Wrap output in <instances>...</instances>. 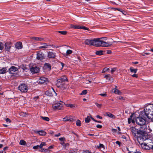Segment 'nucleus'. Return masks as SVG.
<instances>
[{"label":"nucleus","instance_id":"nucleus-53","mask_svg":"<svg viewBox=\"0 0 153 153\" xmlns=\"http://www.w3.org/2000/svg\"><path fill=\"white\" fill-rule=\"evenodd\" d=\"M132 76L133 77H136V78H137V77H138V75L137 74H133V75H132Z\"/></svg>","mask_w":153,"mask_h":153},{"label":"nucleus","instance_id":"nucleus-14","mask_svg":"<svg viewBox=\"0 0 153 153\" xmlns=\"http://www.w3.org/2000/svg\"><path fill=\"white\" fill-rule=\"evenodd\" d=\"M141 145L142 148L145 149L149 150L151 149V145H148L145 143H141Z\"/></svg>","mask_w":153,"mask_h":153},{"label":"nucleus","instance_id":"nucleus-29","mask_svg":"<svg viewBox=\"0 0 153 153\" xmlns=\"http://www.w3.org/2000/svg\"><path fill=\"white\" fill-rule=\"evenodd\" d=\"M98 148L99 149H100L101 150H103L104 149V145L102 144H100L99 146H98Z\"/></svg>","mask_w":153,"mask_h":153},{"label":"nucleus","instance_id":"nucleus-30","mask_svg":"<svg viewBox=\"0 0 153 153\" xmlns=\"http://www.w3.org/2000/svg\"><path fill=\"white\" fill-rule=\"evenodd\" d=\"M130 70L131 72L134 73L135 74L136 73L137 69H134L131 67L130 68Z\"/></svg>","mask_w":153,"mask_h":153},{"label":"nucleus","instance_id":"nucleus-43","mask_svg":"<svg viewBox=\"0 0 153 153\" xmlns=\"http://www.w3.org/2000/svg\"><path fill=\"white\" fill-rule=\"evenodd\" d=\"M109 70V68H104L102 71L103 73L105 72L106 71Z\"/></svg>","mask_w":153,"mask_h":153},{"label":"nucleus","instance_id":"nucleus-64","mask_svg":"<svg viewBox=\"0 0 153 153\" xmlns=\"http://www.w3.org/2000/svg\"><path fill=\"white\" fill-rule=\"evenodd\" d=\"M53 148V146H49L48 148V149H51Z\"/></svg>","mask_w":153,"mask_h":153},{"label":"nucleus","instance_id":"nucleus-37","mask_svg":"<svg viewBox=\"0 0 153 153\" xmlns=\"http://www.w3.org/2000/svg\"><path fill=\"white\" fill-rule=\"evenodd\" d=\"M20 114L21 116L23 117H25L27 115L26 113L23 112H21Z\"/></svg>","mask_w":153,"mask_h":153},{"label":"nucleus","instance_id":"nucleus-24","mask_svg":"<svg viewBox=\"0 0 153 153\" xmlns=\"http://www.w3.org/2000/svg\"><path fill=\"white\" fill-rule=\"evenodd\" d=\"M106 115L112 118H115V116L114 115L112 114L111 113L109 112H107L106 113Z\"/></svg>","mask_w":153,"mask_h":153},{"label":"nucleus","instance_id":"nucleus-51","mask_svg":"<svg viewBox=\"0 0 153 153\" xmlns=\"http://www.w3.org/2000/svg\"><path fill=\"white\" fill-rule=\"evenodd\" d=\"M102 127V126L101 125L98 124L97 125L96 127L98 128H101Z\"/></svg>","mask_w":153,"mask_h":153},{"label":"nucleus","instance_id":"nucleus-10","mask_svg":"<svg viewBox=\"0 0 153 153\" xmlns=\"http://www.w3.org/2000/svg\"><path fill=\"white\" fill-rule=\"evenodd\" d=\"M38 81L39 84H42L44 83H46L48 82V78L42 76L39 78Z\"/></svg>","mask_w":153,"mask_h":153},{"label":"nucleus","instance_id":"nucleus-33","mask_svg":"<svg viewBox=\"0 0 153 153\" xmlns=\"http://www.w3.org/2000/svg\"><path fill=\"white\" fill-rule=\"evenodd\" d=\"M73 51L71 50H68L66 51V55H68L72 53Z\"/></svg>","mask_w":153,"mask_h":153},{"label":"nucleus","instance_id":"nucleus-46","mask_svg":"<svg viewBox=\"0 0 153 153\" xmlns=\"http://www.w3.org/2000/svg\"><path fill=\"white\" fill-rule=\"evenodd\" d=\"M111 131L112 132L115 133L117 132V130L116 129L112 128L111 129Z\"/></svg>","mask_w":153,"mask_h":153},{"label":"nucleus","instance_id":"nucleus-25","mask_svg":"<svg viewBox=\"0 0 153 153\" xmlns=\"http://www.w3.org/2000/svg\"><path fill=\"white\" fill-rule=\"evenodd\" d=\"M45 67L46 68H48L50 70L51 69V66L50 64L45 63L44 65Z\"/></svg>","mask_w":153,"mask_h":153},{"label":"nucleus","instance_id":"nucleus-47","mask_svg":"<svg viewBox=\"0 0 153 153\" xmlns=\"http://www.w3.org/2000/svg\"><path fill=\"white\" fill-rule=\"evenodd\" d=\"M39 148V145L34 146L33 147V148L34 149H37Z\"/></svg>","mask_w":153,"mask_h":153},{"label":"nucleus","instance_id":"nucleus-39","mask_svg":"<svg viewBox=\"0 0 153 153\" xmlns=\"http://www.w3.org/2000/svg\"><path fill=\"white\" fill-rule=\"evenodd\" d=\"M71 26L73 28L76 29H79V25H72Z\"/></svg>","mask_w":153,"mask_h":153},{"label":"nucleus","instance_id":"nucleus-52","mask_svg":"<svg viewBox=\"0 0 153 153\" xmlns=\"http://www.w3.org/2000/svg\"><path fill=\"white\" fill-rule=\"evenodd\" d=\"M68 106L70 107L71 108H73L74 107V105L72 104H69L68 105Z\"/></svg>","mask_w":153,"mask_h":153},{"label":"nucleus","instance_id":"nucleus-50","mask_svg":"<svg viewBox=\"0 0 153 153\" xmlns=\"http://www.w3.org/2000/svg\"><path fill=\"white\" fill-rule=\"evenodd\" d=\"M116 69L115 68H112L111 69V73H114V72L115 71Z\"/></svg>","mask_w":153,"mask_h":153},{"label":"nucleus","instance_id":"nucleus-58","mask_svg":"<svg viewBox=\"0 0 153 153\" xmlns=\"http://www.w3.org/2000/svg\"><path fill=\"white\" fill-rule=\"evenodd\" d=\"M61 66H62V68L64 66V64L63 63H62V62H61Z\"/></svg>","mask_w":153,"mask_h":153},{"label":"nucleus","instance_id":"nucleus-55","mask_svg":"<svg viewBox=\"0 0 153 153\" xmlns=\"http://www.w3.org/2000/svg\"><path fill=\"white\" fill-rule=\"evenodd\" d=\"M96 117L97 118L100 119H102V117L100 116L99 115H97L96 116Z\"/></svg>","mask_w":153,"mask_h":153},{"label":"nucleus","instance_id":"nucleus-44","mask_svg":"<svg viewBox=\"0 0 153 153\" xmlns=\"http://www.w3.org/2000/svg\"><path fill=\"white\" fill-rule=\"evenodd\" d=\"M95 104L98 108H100L102 105L101 104H98L97 102H95Z\"/></svg>","mask_w":153,"mask_h":153},{"label":"nucleus","instance_id":"nucleus-49","mask_svg":"<svg viewBox=\"0 0 153 153\" xmlns=\"http://www.w3.org/2000/svg\"><path fill=\"white\" fill-rule=\"evenodd\" d=\"M5 121L7 123H10L11 122V120L8 118H6L5 119Z\"/></svg>","mask_w":153,"mask_h":153},{"label":"nucleus","instance_id":"nucleus-4","mask_svg":"<svg viewBox=\"0 0 153 153\" xmlns=\"http://www.w3.org/2000/svg\"><path fill=\"white\" fill-rule=\"evenodd\" d=\"M146 119L142 117H138L136 118V123L138 126H140V129L142 130H145L146 131H148L149 127H148L145 124L146 123Z\"/></svg>","mask_w":153,"mask_h":153},{"label":"nucleus","instance_id":"nucleus-18","mask_svg":"<svg viewBox=\"0 0 153 153\" xmlns=\"http://www.w3.org/2000/svg\"><path fill=\"white\" fill-rule=\"evenodd\" d=\"M34 132L35 133L38 134L41 136H45L46 134V132L43 130H41L39 131H34Z\"/></svg>","mask_w":153,"mask_h":153},{"label":"nucleus","instance_id":"nucleus-57","mask_svg":"<svg viewBox=\"0 0 153 153\" xmlns=\"http://www.w3.org/2000/svg\"><path fill=\"white\" fill-rule=\"evenodd\" d=\"M131 118H129L128 119V122L129 124H130L131 123Z\"/></svg>","mask_w":153,"mask_h":153},{"label":"nucleus","instance_id":"nucleus-60","mask_svg":"<svg viewBox=\"0 0 153 153\" xmlns=\"http://www.w3.org/2000/svg\"><path fill=\"white\" fill-rule=\"evenodd\" d=\"M8 149L7 147H5L4 149H3V151H5V150H7Z\"/></svg>","mask_w":153,"mask_h":153},{"label":"nucleus","instance_id":"nucleus-13","mask_svg":"<svg viewBox=\"0 0 153 153\" xmlns=\"http://www.w3.org/2000/svg\"><path fill=\"white\" fill-rule=\"evenodd\" d=\"M41 46L38 47L39 49H40L42 48L46 49L49 48V47L51 46L49 44L47 43H41Z\"/></svg>","mask_w":153,"mask_h":153},{"label":"nucleus","instance_id":"nucleus-17","mask_svg":"<svg viewBox=\"0 0 153 153\" xmlns=\"http://www.w3.org/2000/svg\"><path fill=\"white\" fill-rule=\"evenodd\" d=\"M12 45L10 42H7L5 44V48L6 51H9L11 46Z\"/></svg>","mask_w":153,"mask_h":153},{"label":"nucleus","instance_id":"nucleus-23","mask_svg":"<svg viewBox=\"0 0 153 153\" xmlns=\"http://www.w3.org/2000/svg\"><path fill=\"white\" fill-rule=\"evenodd\" d=\"M7 71L6 68H2L0 69V74H4L6 73Z\"/></svg>","mask_w":153,"mask_h":153},{"label":"nucleus","instance_id":"nucleus-41","mask_svg":"<svg viewBox=\"0 0 153 153\" xmlns=\"http://www.w3.org/2000/svg\"><path fill=\"white\" fill-rule=\"evenodd\" d=\"M76 125L78 126H81V122L80 121L78 120L76 121Z\"/></svg>","mask_w":153,"mask_h":153},{"label":"nucleus","instance_id":"nucleus-42","mask_svg":"<svg viewBox=\"0 0 153 153\" xmlns=\"http://www.w3.org/2000/svg\"><path fill=\"white\" fill-rule=\"evenodd\" d=\"M4 45L1 42H0V50H2L4 48Z\"/></svg>","mask_w":153,"mask_h":153},{"label":"nucleus","instance_id":"nucleus-7","mask_svg":"<svg viewBox=\"0 0 153 153\" xmlns=\"http://www.w3.org/2000/svg\"><path fill=\"white\" fill-rule=\"evenodd\" d=\"M36 58L38 60L42 61L45 59V55L43 53L39 51L37 54Z\"/></svg>","mask_w":153,"mask_h":153},{"label":"nucleus","instance_id":"nucleus-2","mask_svg":"<svg viewBox=\"0 0 153 153\" xmlns=\"http://www.w3.org/2000/svg\"><path fill=\"white\" fill-rule=\"evenodd\" d=\"M141 117L151 119L153 122V105H148L145 107L143 111H140L139 114Z\"/></svg>","mask_w":153,"mask_h":153},{"label":"nucleus","instance_id":"nucleus-34","mask_svg":"<svg viewBox=\"0 0 153 153\" xmlns=\"http://www.w3.org/2000/svg\"><path fill=\"white\" fill-rule=\"evenodd\" d=\"M90 120V119L88 116L87 117L85 118V121L86 123H89Z\"/></svg>","mask_w":153,"mask_h":153},{"label":"nucleus","instance_id":"nucleus-3","mask_svg":"<svg viewBox=\"0 0 153 153\" xmlns=\"http://www.w3.org/2000/svg\"><path fill=\"white\" fill-rule=\"evenodd\" d=\"M66 82H68L67 78L65 76H62L57 80L56 85L58 88L64 90L68 87Z\"/></svg>","mask_w":153,"mask_h":153},{"label":"nucleus","instance_id":"nucleus-8","mask_svg":"<svg viewBox=\"0 0 153 153\" xmlns=\"http://www.w3.org/2000/svg\"><path fill=\"white\" fill-rule=\"evenodd\" d=\"M100 38H96L93 40H91V45L98 47L99 42Z\"/></svg>","mask_w":153,"mask_h":153},{"label":"nucleus","instance_id":"nucleus-63","mask_svg":"<svg viewBox=\"0 0 153 153\" xmlns=\"http://www.w3.org/2000/svg\"><path fill=\"white\" fill-rule=\"evenodd\" d=\"M91 119L93 120L94 121V122L95 121H96V120H95L92 117H91Z\"/></svg>","mask_w":153,"mask_h":153},{"label":"nucleus","instance_id":"nucleus-1","mask_svg":"<svg viewBox=\"0 0 153 153\" xmlns=\"http://www.w3.org/2000/svg\"><path fill=\"white\" fill-rule=\"evenodd\" d=\"M137 125L134 126H132L130 128V129L132 132V134L135 138H137L138 140H142L144 141L147 139V133L149 131L145 130H142L139 127V129L137 128Z\"/></svg>","mask_w":153,"mask_h":153},{"label":"nucleus","instance_id":"nucleus-40","mask_svg":"<svg viewBox=\"0 0 153 153\" xmlns=\"http://www.w3.org/2000/svg\"><path fill=\"white\" fill-rule=\"evenodd\" d=\"M87 92V91L86 90H84L80 93L81 95H85L86 94Z\"/></svg>","mask_w":153,"mask_h":153},{"label":"nucleus","instance_id":"nucleus-27","mask_svg":"<svg viewBox=\"0 0 153 153\" xmlns=\"http://www.w3.org/2000/svg\"><path fill=\"white\" fill-rule=\"evenodd\" d=\"M84 42L85 44L86 45H91V40H89V39H86L85 40Z\"/></svg>","mask_w":153,"mask_h":153},{"label":"nucleus","instance_id":"nucleus-20","mask_svg":"<svg viewBox=\"0 0 153 153\" xmlns=\"http://www.w3.org/2000/svg\"><path fill=\"white\" fill-rule=\"evenodd\" d=\"M16 48L18 49H21L22 47V44L21 42H18L15 44Z\"/></svg>","mask_w":153,"mask_h":153},{"label":"nucleus","instance_id":"nucleus-5","mask_svg":"<svg viewBox=\"0 0 153 153\" xmlns=\"http://www.w3.org/2000/svg\"><path fill=\"white\" fill-rule=\"evenodd\" d=\"M18 88L21 92L24 93L27 92L28 89L27 85L23 83L21 84L18 86Z\"/></svg>","mask_w":153,"mask_h":153},{"label":"nucleus","instance_id":"nucleus-35","mask_svg":"<svg viewBox=\"0 0 153 153\" xmlns=\"http://www.w3.org/2000/svg\"><path fill=\"white\" fill-rule=\"evenodd\" d=\"M79 29H82L83 30H88L89 29L87 27L84 26H79Z\"/></svg>","mask_w":153,"mask_h":153},{"label":"nucleus","instance_id":"nucleus-12","mask_svg":"<svg viewBox=\"0 0 153 153\" xmlns=\"http://www.w3.org/2000/svg\"><path fill=\"white\" fill-rule=\"evenodd\" d=\"M126 151L128 152V153H141V152L139 151H137L134 152L133 151V147H131V146H126Z\"/></svg>","mask_w":153,"mask_h":153},{"label":"nucleus","instance_id":"nucleus-15","mask_svg":"<svg viewBox=\"0 0 153 153\" xmlns=\"http://www.w3.org/2000/svg\"><path fill=\"white\" fill-rule=\"evenodd\" d=\"M18 69L16 67L14 66H11L9 69V72L10 74H14V72L18 71Z\"/></svg>","mask_w":153,"mask_h":153},{"label":"nucleus","instance_id":"nucleus-62","mask_svg":"<svg viewBox=\"0 0 153 153\" xmlns=\"http://www.w3.org/2000/svg\"><path fill=\"white\" fill-rule=\"evenodd\" d=\"M0 153H6V152L4 151H0Z\"/></svg>","mask_w":153,"mask_h":153},{"label":"nucleus","instance_id":"nucleus-6","mask_svg":"<svg viewBox=\"0 0 153 153\" xmlns=\"http://www.w3.org/2000/svg\"><path fill=\"white\" fill-rule=\"evenodd\" d=\"M98 44V47L102 46L103 47H109L111 45V43L102 41V40H100V39H99Z\"/></svg>","mask_w":153,"mask_h":153},{"label":"nucleus","instance_id":"nucleus-59","mask_svg":"<svg viewBox=\"0 0 153 153\" xmlns=\"http://www.w3.org/2000/svg\"><path fill=\"white\" fill-rule=\"evenodd\" d=\"M116 143L117 144H118L119 145V146L120 145V143L119 141H117L116 142Z\"/></svg>","mask_w":153,"mask_h":153},{"label":"nucleus","instance_id":"nucleus-45","mask_svg":"<svg viewBox=\"0 0 153 153\" xmlns=\"http://www.w3.org/2000/svg\"><path fill=\"white\" fill-rule=\"evenodd\" d=\"M99 95L102 96V97H106L107 95V94L106 93H101L100 94H99Z\"/></svg>","mask_w":153,"mask_h":153},{"label":"nucleus","instance_id":"nucleus-31","mask_svg":"<svg viewBox=\"0 0 153 153\" xmlns=\"http://www.w3.org/2000/svg\"><path fill=\"white\" fill-rule=\"evenodd\" d=\"M41 117L44 120L48 121L49 120V118L48 117L41 116Z\"/></svg>","mask_w":153,"mask_h":153},{"label":"nucleus","instance_id":"nucleus-56","mask_svg":"<svg viewBox=\"0 0 153 153\" xmlns=\"http://www.w3.org/2000/svg\"><path fill=\"white\" fill-rule=\"evenodd\" d=\"M100 38V40H102V41L103 40H106V38Z\"/></svg>","mask_w":153,"mask_h":153},{"label":"nucleus","instance_id":"nucleus-38","mask_svg":"<svg viewBox=\"0 0 153 153\" xmlns=\"http://www.w3.org/2000/svg\"><path fill=\"white\" fill-rule=\"evenodd\" d=\"M46 145V143L45 142H42L41 144L39 145L40 148H42L43 146H45Z\"/></svg>","mask_w":153,"mask_h":153},{"label":"nucleus","instance_id":"nucleus-32","mask_svg":"<svg viewBox=\"0 0 153 153\" xmlns=\"http://www.w3.org/2000/svg\"><path fill=\"white\" fill-rule=\"evenodd\" d=\"M26 143V142L23 140H21L19 143L20 144L22 145H25Z\"/></svg>","mask_w":153,"mask_h":153},{"label":"nucleus","instance_id":"nucleus-36","mask_svg":"<svg viewBox=\"0 0 153 153\" xmlns=\"http://www.w3.org/2000/svg\"><path fill=\"white\" fill-rule=\"evenodd\" d=\"M58 32L59 33H60L62 35H65L67 33V32L65 31H58Z\"/></svg>","mask_w":153,"mask_h":153},{"label":"nucleus","instance_id":"nucleus-54","mask_svg":"<svg viewBox=\"0 0 153 153\" xmlns=\"http://www.w3.org/2000/svg\"><path fill=\"white\" fill-rule=\"evenodd\" d=\"M61 135V134L60 133H59L57 134H55L54 135V136L56 137H58L59 136Z\"/></svg>","mask_w":153,"mask_h":153},{"label":"nucleus","instance_id":"nucleus-19","mask_svg":"<svg viewBox=\"0 0 153 153\" xmlns=\"http://www.w3.org/2000/svg\"><path fill=\"white\" fill-rule=\"evenodd\" d=\"M73 119L71 116H66L63 119V121H71Z\"/></svg>","mask_w":153,"mask_h":153},{"label":"nucleus","instance_id":"nucleus-9","mask_svg":"<svg viewBox=\"0 0 153 153\" xmlns=\"http://www.w3.org/2000/svg\"><path fill=\"white\" fill-rule=\"evenodd\" d=\"M63 107V105L60 103H56L53 105V108L55 110H60Z\"/></svg>","mask_w":153,"mask_h":153},{"label":"nucleus","instance_id":"nucleus-61","mask_svg":"<svg viewBox=\"0 0 153 153\" xmlns=\"http://www.w3.org/2000/svg\"><path fill=\"white\" fill-rule=\"evenodd\" d=\"M88 135L90 136H93L94 135V134H88Z\"/></svg>","mask_w":153,"mask_h":153},{"label":"nucleus","instance_id":"nucleus-16","mask_svg":"<svg viewBox=\"0 0 153 153\" xmlns=\"http://www.w3.org/2000/svg\"><path fill=\"white\" fill-rule=\"evenodd\" d=\"M56 56L55 53L50 51L48 52V57L49 58L54 59L55 58Z\"/></svg>","mask_w":153,"mask_h":153},{"label":"nucleus","instance_id":"nucleus-11","mask_svg":"<svg viewBox=\"0 0 153 153\" xmlns=\"http://www.w3.org/2000/svg\"><path fill=\"white\" fill-rule=\"evenodd\" d=\"M30 71L33 74L38 73L39 71V68L36 66L32 67L30 68Z\"/></svg>","mask_w":153,"mask_h":153},{"label":"nucleus","instance_id":"nucleus-21","mask_svg":"<svg viewBox=\"0 0 153 153\" xmlns=\"http://www.w3.org/2000/svg\"><path fill=\"white\" fill-rule=\"evenodd\" d=\"M104 78H106L107 81H109L113 80L112 77L110 74H108L105 75L104 76Z\"/></svg>","mask_w":153,"mask_h":153},{"label":"nucleus","instance_id":"nucleus-26","mask_svg":"<svg viewBox=\"0 0 153 153\" xmlns=\"http://www.w3.org/2000/svg\"><path fill=\"white\" fill-rule=\"evenodd\" d=\"M112 91L113 92H114L115 94H120V91L116 88L113 89Z\"/></svg>","mask_w":153,"mask_h":153},{"label":"nucleus","instance_id":"nucleus-22","mask_svg":"<svg viewBox=\"0 0 153 153\" xmlns=\"http://www.w3.org/2000/svg\"><path fill=\"white\" fill-rule=\"evenodd\" d=\"M31 39L38 41H42L44 40V38L41 37H32Z\"/></svg>","mask_w":153,"mask_h":153},{"label":"nucleus","instance_id":"nucleus-48","mask_svg":"<svg viewBox=\"0 0 153 153\" xmlns=\"http://www.w3.org/2000/svg\"><path fill=\"white\" fill-rule=\"evenodd\" d=\"M59 140L61 141H63L65 140V138L64 137H60L59 138Z\"/></svg>","mask_w":153,"mask_h":153},{"label":"nucleus","instance_id":"nucleus-28","mask_svg":"<svg viewBox=\"0 0 153 153\" xmlns=\"http://www.w3.org/2000/svg\"><path fill=\"white\" fill-rule=\"evenodd\" d=\"M103 51L102 50L97 51L96 52V54L97 55H101L103 54Z\"/></svg>","mask_w":153,"mask_h":153}]
</instances>
